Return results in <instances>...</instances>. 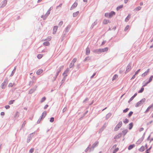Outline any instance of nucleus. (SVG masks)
<instances>
[{"instance_id":"f257e3e1","label":"nucleus","mask_w":153,"mask_h":153,"mask_svg":"<svg viewBox=\"0 0 153 153\" xmlns=\"http://www.w3.org/2000/svg\"><path fill=\"white\" fill-rule=\"evenodd\" d=\"M146 99L145 98H143L141 100L138 102L135 105V106L136 107H138L141 106L143 104L145 101Z\"/></svg>"},{"instance_id":"f03ea898","label":"nucleus","mask_w":153,"mask_h":153,"mask_svg":"<svg viewBox=\"0 0 153 153\" xmlns=\"http://www.w3.org/2000/svg\"><path fill=\"white\" fill-rule=\"evenodd\" d=\"M99 144V142L97 141H96L92 146L90 149V152L93 151L95 148Z\"/></svg>"},{"instance_id":"7ed1b4c3","label":"nucleus","mask_w":153,"mask_h":153,"mask_svg":"<svg viewBox=\"0 0 153 153\" xmlns=\"http://www.w3.org/2000/svg\"><path fill=\"white\" fill-rule=\"evenodd\" d=\"M131 62H130L127 65V66L126 67V70L125 72V73L126 74L131 69Z\"/></svg>"},{"instance_id":"20e7f679","label":"nucleus","mask_w":153,"mask_h":153,"mask_svg":"<svg viewBox=\"0 0 153 153\" xmlns=\"http://www.w3.org/2000/svg\"><path fill=\"white\" fill-rule=\"evenodd\" d=\"M64 68V66H61L59 67L57 69L56 73V74L57 76H58L59 73L60 72L61 70L63 69Z\"/></svg>"},{"instance_id":"39448f33","label":"nucleus","mask_w":153,"mask_h":153,"mask_svg":"<svg viewBox=\"0 0 153 153\" xmlns=\"http://www.w3.org/2000/svg\"><path fill=\"white\" fill-rule=\"evenodd\" d=\"M7 3V0H4L3 1H2L1 3V6H0L1 8H2L5 7Z\"/></svg>"},{"instance_id":"423d86ee","label":"nucleus","mask_w":153,"mask_h":153,"mask_svg":"<svg viewBox=\"0 0 153 153\" xmlns=\"http://www.w3.org/2000/svg\"><path fill=\"white\" fill-rule=\"evenodd\" d=\"M77 5V3L76 2H74L70 8V10H72L76 8Z\"/></svg>"},{"instance_id":"0eeeda50","label":"nucleus","mask_w":153,"mask_h":153,"mask_svg":"<svg viewBox=\"0 0 153 153\" xmlns=\"http://www.w3.org/2000/svg\"><path fill=\"white\" fill-rule=\"evenodd\" d=\"M94 52L95 53H101L102 52V49H97L95 50H94Z\"/></svg>"},{"instance_id":"6e6552de","label":"nucleus","mask_w":153,"mask_h":153,"mask_svg":"<svg viewBox=\"0 0 153 153\" xmlns=\"http://www.w3.org/2000/svg\"><path fill=\"white\" fill-rule=\"evenodd\" d=\"M122 134L121 133H120L117 135L115 136L114 137V138L115 139H118L121 137Z\"/></svg>"},{"instance_id":"1a4fd4ad","label":"nucleus","mask_w":153,"mask_h":153,"mask_svg":"<svg viewBox=\"0 0 153 153\" xmlns=\"http://www.w3.org/2000/svg\"><path fill=\"white\" fill-rule=\"evenodd\" d=\"M149 69H148L146 71L143 73L141 75L142 76L144 77L146 76L147 75L148 73L149 72Z\"/></svg>"},{"instance_id":"9d476101","label":"nucleus","mask_w":153,"mask_h":153,"mask_svg":"<svg viewBox=\"0 0 153 153\" xmlns=\"http://www.w3.org/2000/svg\"><path fill=\"white\" fill-rule=\"evenodd\" d=\"M66 35H67V32H65L64 31L63 32V34L62 35V39L61 40V41H63V40L64 39V38H65V37L66 36Z\"/></svg>"},{"instance_id":"9b49d317","label":"nucleus","mask_w":153,"mask_h":153,"mask_svg":"<svg viewBox=\"0 0 153 153\" xmlns=\"http://www.w3.org/2000/svg\"><path fill=\"white\" fill-rule=\"evenodd\" d=\"M71 27V25H68L67 27H66L65 31L66 32H68L69 31L70 28Z\"/></svg>"},{"instance_id":"f8f14e48","label":"nucleus","mask_w":153,"mask_h":153,"mask_svg":"<svg viewBox=\"0 0 153 153\" xmlns=\"http://www.w3.org/2000/svg\"><path fill=\"white\" fill-rule=\"evenodd\" d=\"M137 93H135L134 95L132 96L129 100H128V103L130 102L131 101L134 99V98L137 96Z\"/></svg>"},{"instance_id":"ddd939ff","label":"nucleus","mask_w":153,"mask_h":153,"mask_svg":"<svg viewBox=\"0 0 153 153\" xmlns=\"http://www.w3.org/2000/svg\"><path fill=\"white\" fill-rule=\"evenodd\" d=\"M58 28V27L56 26H55L53 27V34H55L56 33L57 29Z\"/></svg>"},{"instance_id":"4468645a","label":"nucleus","mask_w":153,"mask_h":153,"mask_svg":"<svg viewBox=\"0 0 153 153\" xmlns=\"http://www.w3.org/2000/svg\"><path fill=\"white\" fill-rule=\"evenodd\" d=\"M115 12L113 11H111L109 13V18H111L112 16L115 14Z\"/></svg>"},{"instance_id":"2eb2a0df","label":"nucleus","mask_w":153,"mask_h":153,"mask_svg":"<svg viewBox=\"0 0 153 153\" xmlns=\"http://www.w3.org/2000/svg\"><path fill=\"white\" fill-rule=\"evenodd\" d=\"M90 49L88 47L86 49V55H88L90 54Z\"/></svg>"},{"instance_id":"dca6fc26","label":"nucleus","mask_w":153,"mask_h":153,"mask_svg":"<svg viewBox=\"0 0 153 153\" xmlns=\"http://www.w3.org/2000/svg\"><path fill=\"white\" fill-rule=\"evenodd\" d=\"M42 72L43 70L42 69H39L37 71L36 73L38 75H39L42 73Z\"/></svg>"},{"instance_id":"f3484780","label":"nucleus","mask_w":153,"mask_h":153,"mask_svg":"<svg viewBox=\"0 0 153 153\" xmlns=\"http://www.w3.org/2000/svg\"><path fill=\"white\" fill-rule=\"evenodd\" d=\"M67 76V74H66L65 75V76H64L63 78L61 81V84L60 86H61L63 84V83H64V82L65 81L66 78V77Z\"/></svg>"},{"instance_id":"a211bd4d","label":"nucleus","mask_w":153,"mask_h":153,"mask_svg":"<svg viewBox=\"0 0 153 153\" xmlns=\"http://www.w3.org/2000/svg\"><path fill=\"white\" fill-rule=\"evenodd\" d=\"M46 114H47L46 112L45 111L42 113V116L40 117H42V118L43 119L46 116Z\"/></svg>"},{"instance_id":"6ab92c4d","label":"nucleus","mask_w":153,"mask_h":153,"mask_svg":"<svg viewBox=\"0 0 153 153\" xmlns=\"http://www.w3.org/2000/svg\"><path fill=\"white\" fill-rule=\"evenodd\" d=\"M153 106V104L150 105L148 107L146 111L145 112V113H147L149 110V109Z\"/></svg>"},{"instance_id":"aec40b11","label":"nucleus","mask_w":153,"mask_h":153,"mask_svg":"<svg viewBox=\"0 0 153 153\" xmlns=\"http://www.w3.org/2000/svg\"><path fill=\"white\" fill-rule=\"evenodd\" d=\"M111 22L108 20L104 19L103 20V23L104 24L106 25L108 23H110Z\"/></svg>"},{"instance_id":"412c9836","label":"nucleus","mask_w":153,"mask_h":153,"mask_svg":"<svg viewBox=\"0 0 153 153\" xmlns=\"http://www.w3.org/2000/svg\"><path fill=\"white\" fill-rule=\"evenodd\" d=\"M145 150L144 147L143 146H142L140 149H139L138 150L140 152H143Z\"/></svg>"},{"instance_id":"4be33fe9","label":"nucleus","mask_w":153,"mask_h":153,"mask_svg":"<svg viewBox=\"0 0 153 153\" xmlns=\"http://www.w3.org/2000/svg\"><path fill=\"white\" fill-rule=\"evenodd\" d=\"M135 146L134 144H132V145H130L128 147V149L129 150H130L132 149H133V148H134Z\"/></svg>"},{"instance_id":"5701e85b","label":"nucleus","mask_w":153,"mask_h":153,"mask_svg":"<svg viewBox=\"0 0 153 153\" xmlns=\"http://www.w3.org/2000/svg\"><path fill=\"white\" fill-rule=\"evenodd\" d=\"M16 68V67H15L13 70L12 71L11 74L10 76H12L14 74Z\"/></svg>"},{"instance_id":"b1692460","label":"nucleus","mask_w":153,"mask_h":153,"mask_svg":"<svg viewBox=\"0 0 153 153\" xmlns=\"http://www.w3.org/2000/svg\"><path fill=\"white\" fill-rule=\"evenodd\" d=\"M36 90V88H33L31 89L29 91V93L30 94H32Z\"/></svg>"},{"instance_id":"393cba45","label":"nucleus","mask_w":153,"mask_h":153,"mask_svg":"<svg viewBox=\"0 0 153 153\" xmlns=\"http://www.w3.org/2000/svg\"><path fill=\"white\" fill-rule=\"evenodd\" d=\"M69 71V69L68 68H67L66 70L63 73L62 75L63 76H65L66 74Z\"/></svg>"},{"instance_id":"a878e982","label":"nucleus","mask_w":153,"mask_h":153,"mask_svg":"<svg viewBox=\"0 0 153 153\" xmlns=\"http://www.w3.org/2000/svg\"><path fill=\"white\" fill-rule=\"evenodd\" d=\"M111 115V113H109L107 114L106 116V119L108 120L109 119Z\"/></svg>"},{"instance_id":"bb28decb","label":"nucleus","mask_w":153,"mask_h":153,"mask_svg":"<svg viewBox=\"0 0 153 153\" xmlns=\"http://www.w3.org/2000/svg\"><path fill=\"white\" fill-rule=\"evenodd\" d=\"M7 84H6L5 83H4V82H3L2 84H1V88L2 89H4L6 87Z\"/></svg>"},{"instance_id":"cd10ccee","label":"nucleus","mask_w":153,"mask_h":153,"mask_svg":"<svg viewBox=\"0 0 153 153\" xmlns=\"http://www.w3.org/2000/svg\"><path fill=\"white\" fill-rule=\"evenodd\" d=\"M79 11H77L76 12L73 13V17H76L79 14Z\"/></svg>"},{"instance_id":"c85d7f7f","label":"nucleus","mask_w":153,"mask_h":153,"mask_svg":"<svg viewBox=\"0 0 153 153\" xmlns=\"http://www.w3.org/2000/svg\"><path fill=\"white\" fill-rule=\"evenodd\" d=\"M143 139L141 138H140V139H139L137 141V142H136V144H140V143H141V142L143 141Z\"/></svg>"},{"instance_id":"c756f323","label":"nucleus","mask_w":153,"mask_h":153,"mask_svg":"<svg viewBox=\"0 0 153 153\" xmlns=\"http://www.w3.org/2000/svg\"><path fill=\"white\" fill-rule=\"evenodd\" d=\"M129 130H131L133 127V123L132 122H131V123H130L129 124Z\"/></svg>"},{"instance_id":"7c9ffc66","label":"nucleus","mask_w":153,"mask_h":153,"mask_svg":"<svg viewBox=\"0 0 153 153\" xmlns=\"http://www.w3.org/2000/svg\"><path fill=\"white\" fill-rule=\"evenodd\" d=\"M128 131V130L127 129L124 130L122 131V133L123 134L124 136L127 133Z\"/></svg>"},{"instance_id":"2f4dec72","label":"nucleus","mask_w":153,"mask_h":153,"mask_svg":"<svg viewBox=\"0 0 153 153\" xmlns=\"http://www.w3.org/2000/svg\"><path fill=\"white\" fill-rule=\"evenodd\" d=\"M130 15L128 14V16L125 19V21L126 22H127L130 18Z\"/></svg>"},{"instance_id":"473e14b6","label":"nucleus","mask_w":153,"mask_h":153,"mask_svg":"<svg viewBox=\"0 0 153 153\" xmlns=\"http://www.w3.org/2000/svg\"><path fill=\"white\" fill-rule=\"evenodd\" d=\"M97 24V22H96V21L94 22L93 24H92L91 25V29H92L94 26L95 25Z\"/></svg>"},{"instance_id":"72a5a7b5","label":"nucleus","mask_w":153,"mask_h":153,"mask_svg":"<svg viewBox=\"0 0 153 153\" xmlns=\"http://www.w3.org/2000/svg\"><path fill=\"white\" fill-rule=\"evenodd\" d=\"M102 52H103L105 51H107L108 50V48L107 47H106L104 48L101 49Z\"/></svg>"},{"instance_id":"f704fd0d","label":"nucleus","mask_w":153,"mask_h":153,"mask_svg":"<svg viewBox=\"0 0 153 153\" xmlns=\"http://www.w3.org/2000/svg\"><path fill=\"white\" fill-rule=\"evenodd\" d=\"M122 121H120L118 123V124L117 125V126L119 127V128H120L122 126Z\"/></svg>"},{"instance_id":"c9c22d12","label":"nucleus","mask_w":153,"mask_h":153,"mask_svg":"<svg viewBox=\"0 0 153 153\" xmlns=\"http://www.w3.org/2000/svg\"><path fill=\"white\" fill-rule=\"evenodd\" d=\"M91 59L90 57L89 56H88L86 57L84 60V62H85L87 61H89Z\"/></svg>"},{"instance_id":"e433bc0d","label":"nucleus","mask_w":153,"mask_h":153,"mask_svg":"<svg viewBox=\"0 0 153 153\" xmlns=\"http://www.w3.org/2000/svg\"><path fill=\"white\" fill-rule=\"evenodd\" d=\"M123 7V5H121L118 7H117L116 8L117 10H118L122 8Z\"/></svg>"},{"instance_id":"4c0bfd02","label":"nucleus","mask_w":153,"mask_h":153,"mask_svg":"<svg viewBox=\"0 0 153 153\" xmlns=\"http://www.w3.org/2000/svg\"><path fill=\"white\" fill-rule=\"evenodd\" d=\"M141 8V7L140 6H138L136 7L134 10L135 11H137L140 10Z\"/></svg>"},{"instance_id":"58836bf2","label":"nucleus","mask_w":153,"mask_h":153,"mask_svg":"<svg viewBox=\"0 0 153 153\" xmlns=\"http://www.w3.org/2000/svg\"><path fill=\"white\" fill-rule=\"evenodd\" d=\"M118 77V76L117 74H115L114 76L112 78V81L116 79V78H117Z\"/></svg>"},{"instance_id":"ea45409f","label":"nucleus","mask_w":153,"mask_h":153,"mask_svg":"<svg viewBox=\"0 0 153 153\" xmlns=\"http://www.w3.org/2000/svg\"><path fill=\"white\" fill-rule=\"evenodd\" d=\"M43 44L45 46H48L50 45V43L49 42L47 41L44 42Z\"/></svg>"},{"instance_id":"a19ab883","label":"nucleus","mask_w":153,"mask_h":153,"mask_svg":"<svg viewBox=\"0 0 153 153\" xmlns=\"http://www.w3.org/2000/svg\"><path fill=\"white\" fill-rule=\"evenodd\" d=\"M32 139V137H31V136H29L28 137V138H27V143H28Z\"/></svg>"},{"instance_id":"79ce46f5","label":"nucleus","mask_w":153,"mask_h":153,"mask_svg":"<svg viewBox=\"0 0 153 153\" xmlns=\"http://www.w3.org/2000/svg\"><path fill=\"white\" fill-rule=\"evenodd\" d=\"M46 98L45 97H43L41 99L40 102L41 103H42L43 102H44L45 100H46Z\"/></svg>"},{"instance_id":"37998d69","label":"nucleus","mask_w":153,"mask_h":153,"mask_svg":"<svg viewBox=\"0 0 153 153\" xmlns=\"http://www.w3.org/2000/svg\"><path fill=\"white\" fill-rule=\"evenodd\" d=\"M14 101L15 100H11L9 101L8 104L9 105H11L12 104H13Z\"/></svg>"},{"instance_id":"c03bdc74","label":"nucleus","mask_w":153,"mask_h":153,"mask_svg":"<svg viewBox=\"0 0 153 153\" xmlns=\"http://www.w3.org/2000/svg\"><path fill=\"white\" fill-rule=\"evenodd\" d=\"M144 89V88L143 87H142L138 91V92L139 93H142Z\"/></svg>"},{"instance_id":"a18cd8bd","label":"nucleus","mask_w":153,"mask_h":153,"mask_svg":"<svg viewBox=\"0 0 153 153\" xmlns=\"http://www.w3.org/2000/svg\"><path fill=\"white\" fill-rule=\"evenodd\" d=\"M26 123V121L25 120L23 122V124L22 125L21 129L22 128L24 127L25 125V124Z\"/></svg>"},{"instance_id":"49530a36","label":"nucleus","mask_w":153,"mask_h":153,"mask_svg":"<svg viewBox=\"0 0 153 153\" xmlns=\"http://www.w3.org/2000/svg\"><path fill=\"white\" fill-rule=\"evenodd\" d=\"M119 148H116L113 151V152L112 153H116L117 151H118L119 150Z\"/></svg>"},{"instance_id":"de8ad7c7","label":"nucleus","mask_w":153,"mask_h":153,"mask_svg":"<svg viewBox=\"0 0 153 153\" xmlns=\"http://www.w3.org/2000/svg\"><path fill=\"white\" fill-rule=\"evenodd\" d=\"M153 78V75L151 76H150V77L149 79V82H151L152 81V80Z\"/></svg>"},{"instance_id":"09e8293b","label":"nucleus","mask_w":153,"mask_h":153,"mask_svg":"<svg viewBox=\"0 0 153 153\" xmlns=\"http://www.w3.org/2000/svg\"><path fill=\"white\" fill-rule=\"evenodd\" d=\"M120 128L119 127L116 126L114 128V131H117Z\"/></svg>"},{"instance_id":"8fccbe9b","label":"nucleus","mask_w":153,"mask_h":153,"mask_svg":"<svg viewBox=\"0 0 153 153\" xmlns=\"http://www.w3.org/2000/svg\"><path fill=\"white\" fill-rule=\"evenodd\" d=\"M133 114V112H132V111H131L128 114V117H130Z\"/></svg>"},{"instance_id":"3c124183","label":"nucleus","mask_w":153,"mask_h":153,"mask_svg":"<svg viewBox=\"0 0 153 153\" xmlns=\"http://www.w3.org/2000/svg\"><path fill=\"white\" fill-rule=\"evenodd\" d=\"M54 121V118L53 117H51L50 118V122L51 123H52Z\"/></svg>"},{"instance_id":"603ef678","label":"nucleus","mask_w":153,"mask_h":153,"mask_svg":"<svg viewBox=\"0 0 153 153\" xmlns=\"http://www.w3.org/2000/svg\"><path fill=\"white\" fill-rule=\"evenodd\" d=\"M91 145L90 144L89 146L87 147V148L85 150V152H87L89 149L90 150V146Z\"/></svg>"},{"instance_id":"864d4df0","label":"nucleus","mask_w":153,"mask_h":153,"mask_svg":"<svg viewBox=\"0 0 153 153\" xmlns=\"http://www.w3.org/2000/svg\"><path fill=\"white\" fill-rule=\"evenodd\" d=\"M33 82H34V81L33 80L30 81L29 82V85H30V86L32 85L33 84Z\"/></svg>"},{"instance_id":"5fc2aeb1","label":"nucleus","mask_w":153,"mask_h":153,"mask_svg":"<svg viewBox=\"0 0 153 153\" xmlns=\"http://www.w3.org/2000/svg\"><path fill=\"white\" fill-rule=\"evenodd\" d=\"M34 149L33 148H31L29 150V152L30 153H32L34 151Z\"/></svg>"},{"instance_id":"6e6d98bb","label":"nucleus","mask_w":153,"mask_h":153,"mask_svg":"<svg viewBox=\"0 0 153 153\" xmlns=\"http://www.w3.org/2000/svg\"><path fill=\"white\" fill-rule=\"evenodd\" d=\"M128 121H129L126 118L125 119V120L123 121V122L125 123L126 124V123H128Z\"/></svg>"},{"instance_id":"4d7b16f0","label":"nucleus","mask_w":153,"mask_h":153,"mask_svg":"<svg viewBox=\"0 0 153 153\" xmlns=\"http://www.w3.org/2000/svg\"><path fill=\"white\" fill-rule=\"evenodd\" d=\"M42 55H41V54H39L38 55L37 57L38 59H40L42 58Z\"/></svg>"},{"instance_id":"13d9d810","label":"nucleus","mask_w":153,"mask_h":153,"mask_svg":"<svg viewBox=\"0 0 153 153\" xmlns=\"http://www.w3.org/2000/svg\"><path fill=\"white\" fill-rule=\"evenodd\" d=\"M42 119H43V118H42V117H41V118H39V119L38 120V121H37V124H39V123H40V121H41V120H42Z\"/></svg>"},{"instance_id":"bf43d9fd","label":"nucleus","mask_w":153,"mask_h":153,"mask_svg":"<svg viewBox=\"0 0 153 153\" xmlns=\"http://www.w3.org/2000/svg\"><path fill=\"white\" fill-rule=\"evenodd\" d=\"M129 110V108H126V109H125L124 110H123V112L124 113H126V112H127Z\"/></svg>"},{"instance_id":"052dcab7","label":"nucleus","mask_w":153,"mask_h":153,"mask_svg":"<svg viewBox=\"0 0 153 153\" xmlns=\"http://www.w3.org/2000/svg\"><path fill=\"white\" fill-rule=\"evenodd\" d=\"M4 82V83H5L6 84H7L8 83V78L7 77L5 78Z\"/></svg>"},{"instance_id":"680f3d73","label":"nucleus","mask_w":153,"mask_h":153,"mask_svg":"<svg viewBox=\"0 0 153 153\" xmlns=\"http://www.w3.org/2000/svg\"><path fill=\"white\" fill-rule=\"evenodd\" d=\"M150 82H149V81L147 82L144 84L143 85V87H145Z\"/></svg>"},{"instance_id":"e2e57ef3","label":"nucleus","mask_w":153,"mask_h":153,"mask_svg":"<svg viewBox=\"0 0 153 153\" xmlns=\"http://www.w3.org/2000/svg\"><path fill=\"white\" fill-rule=\"evenodd\" d=\"M57 76H57L56 74L55 76L53 77V81H54L56 80Z\"/></svg>"},{"instance_id":"0e129e2a","label":"nucleus","mask_w":153,"mask_h":153,"mask_svg":"<svg viewBox=\"0 0 153 153\" xmlns=\"http://www.w3.org/2000/svg\"><path fill=\"white\" fill-rule=\"evenodd\" d=\"M67 110V108L66 107H65L62 110V112H65Z\"/></svg>"},{"instance_id":"69168bd1","label":"nucleus","mask_w":153,"mask_h":153,"mask_svg":"<svg viewBox=\"0 0 153 153\" xmlns=\"http://www.w3.org/2000/svg\"><path fill=\"white\" fill-rule=\"evenodd\" d=\"M129 26L128 25H127L126 27H125V29H124V30L125 31H126L128 29V28H129Z\"/></svg>"},{"instance_id":"338daca9","label":"nucleus","mask_w":153,"mask_h":153,"mask_svg":"<svg viewBox=\"0 0 153 153\" xmlns=\"http://www.w3.org/2000/svg\"><path fill=\"white\" fill-rule=\"evenodd\" d=\"M63 24V22L62 21H60L59 24V25L60 26H61Z\"/></svg>"},{"instance_id":"774afa93","label":"nucleus","mask_w":153,"mask_h":153,"mask_svg":"<svg viewBox=\"0 0 153 153\" xmlns=\"http://www.w3.org/2000/svg\"><path fill=\"white\" fill-rule=\"evenodd\" d=\"M5 108L6 109H8L10 108V106L8 105H7L5 106Z\"/></svg>"}]
</instances>
